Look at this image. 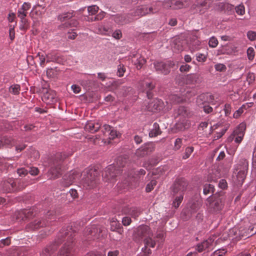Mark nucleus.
<instances>
[{
  "label": "nucleus",
  "instance_id": "f257e3e1",
  "mask_svg": "<svg viewBox=\"0 0 256 256\" xmlns=\"http://www.w3.org/2000/svg\"><path fill=\"white\" fill-rule=\"evenodd\" d=\"M72 227V224L64 226L58 232L55 242L56 245L63 242L64 244L60 250L58 256H73L75 245L74 238L77 230L73 228Z\"/></svg>",
  "mask_w": 256,
  "mask_h": 256
},
{
  "label": "nucleus",
  "instance_id": "f03ea898",
  "mask_svg": "<svg viewBox=\"0 0 256 256\" xmlns=\"http://www.w3.org/2000/svg\"><path fill=\"white\" fill-rule=\"evenodd\" d=\"M82 181L84 186L86 188H94L99 181L98 172L94 169L87 170L84 172Z\"/></svg>",
  "mask_w": 256,
  "mask_h": 256
},
{
  "label": "nucleus",
  "instance_id": "7ed1b4c3",
  "mask_svg": "<svg viewBox=\"0 0 256 256\" xmlns=\"http://www.w3.org/2000/svg\"><path fill=\"white\" fill-rule=\"evenodd\" d=\"M248 166V162L246 159L243 158L240 160L236 168H235L237 173L234 180L237 185L241 186L242 184L246 177Z\"/></svg>",
  "mask_w": 256,
  "mask_h": 256
},
{
  "label": "nucleus",
  "instance_id": "20e7f679",
  "mask_svg": "<svg viewBox=\"0 0 256 256\" xmlns=\"http://www.w3.org/2000/svg\"><path fill=\"white\" fill-rule=\"evenodd\" d=\"M64 160L61 154H58L52 160L50 168L48 171L50 178H56L61 174V162Z\"/></svg>",
  "mask_w": 256,
  "mask_h": 256
},
{
  "label": "nucleus",
  "instance_id": "39448f33",
  "mask_svg": "<svg viewBox=\"0 0 256 256\" xmlns=\"http://www.w3.org/2000/svg\"><path fill=\"white\" fill-rule=\"evenodd\" d=\"M188 186V182L183 178H177L172 186V191L173 195L177 194H184Z\"/></svg>",
  "mask_w": 256,
  "mask_h": 256
},
{
  "label": "nucleus",
  "instance_id": "423d86ee",
  "mask_svg": "<svg viewBox=\"0 0 256 256\" xmlns=\"http://www.w3.org/2000/svg\"><path fill=\"white\" fill-rule=\"evenodd\" d=\"M246 128V126L245 124H240L234 130L232 134L228 138V142H231L234 140V142L238 144L240 143L243 139Z\"/></svg>",
  "mask_w": 256,
  "mask_h": 256
},
{
  "label": "nucleus",
  "instance_id": "0eeeda50",
  "mask_svg": "<svg viewBox=\"0 0 256 256\" xmlns=\"http://www.w3.org/2000/svg\"><path fill=\"white\" fill-rule=\"evenodd\" d=\"M120 170L116 169L114 165H110L103 172L102 179L105 182H112L120 174Z\"/></svg>",
  "mask_w": 256,
  "mask_h": 256
},
{
  "label": "nucleus",
  "instance_id": "6e6552de",
  "mask_svg": "<svg viewBox=\"0 0 256 256\" xmlns=\"http://www.w3.org/2000/svg\"><path fill=\"white\" fill-rule=\"evenodd\" d=\"M153 64L156 70L158 73L164 75H167L170 73V68L173 65L172 62H155Z\"/></svg>",
  "mask_w": 256,
  "mask_h": 256
},
{
  "label": "nucleus",
  "instance_id": "1a4fd4ad",
  "mask_svg": "<svg viewBox=\"0 0 256 256\" xmlns=\"http://www.w3.org/2000/svg\"><path fill=\"white\" fill-rule=\"evenodd\" d=\"M42 100L47 104H50L56 101V92L50 89L43 88Z\"/></svg>",
  "mask_w": 256,
  "mask_h": 256
},
{
  "label": "nucleus",
  "instance_id": "9d476101",
  "mask_svg": "<svg viewBox=\"0 0 256 256\" xmlns=\"http://www.w3.org/2000/svg\"><path fill=\"white\" fill-rule=\"evenodd\" d=\"M154 146L152 143H147L137 149L136 155L138 158H142L150 154L154 150Z\"/></svg>",
  "mask_w": 256,
  "mask_h": 256
},
{
  "label": "nucleus",
  "instance_id": "9b49d317",
  "mask_svg": "<svg viewBox=\"0 0 256 256\" xmlns=\"http://www.w3.org/2000/svg\"><path fill=\"white\" fill-rule=\"evenodd\" d=\"M114 22L119 24H126L134 21L136 18L133 17L132 12L124 15H116L114 16Z\"/></svg>",
  "mask_w": 256,
  "mask_h": 256
},
{
  "label": "nucleus",
  "instance_id": "f8f14e48",
  "mask_svg": "<svg viewBox=\"0 0 256 256\" xmlns=\"http://www.w3.org/2000/svg\"><path fill=\"white\" fill-rule=\"evenodd\" d=\"M50 222L51 221L49 222L48 220L38 218L28 224L26 228L31 230H37L40 228L49 226Z\"/></svg>",
  "mask_w": 256,
  "mask_h": 256
},
{
  "label": "nucleus",
  "instance_id": "ddd939ff",
  "mask_svg": "<svg viewBox=\"0 0 256 256\" xmlns=\"http://www.w3.org/2000/svg\"><path fill=\"white\" fill-rule=\"evenodd\" d=\"M31 4L30 2H24L21 8L18 10V16L20 18L22 23L26 22V17L27 16L28 11L30 9Z\"/></svg>",
  "mask_w": 256,
  "mask_h": 256
},
{
  "label": "nucleus",
  "instance_id": "4468645a",
  "mask_svg": "<svg viewBox=\"0 0 256 256\" xmlns=\"http://www.w3.org/2000/svg\"><path fill=\"white\" fill-rule=\"evenodd\" d=\"M208 201L210 202V208L214 212L220 210L222 208V198H218L213 200V198H209Z\"/></svg>",
  "mask_w": 256,
  "mask_h": 256
},
{
  "label": "nucleus",
  "instance_id": "2eb2a0df",
  "mask_svg": "<svg viewBox=\"0 0 256 256\" xmlns=\"http://www.w3.org/2000/svg\"><path fill=\"white\" fill-rule=\"evenodd\" d=\"M2 190L6 192H10L16 190V183L12 179H8L4 181L1 186Z\"/></svg>",
  "mask_w": 256,
  "mask_h": 256
},
{
  "label": "nucleus",
  "instance_id": "dca6fc26",
  "mask_svg": "<svg viewBox=\"0 0 256 256\" xmlns=\"http://www.w3.org/2000/svg\"><path fill=\"white\" fill-rule=\"evenodd\" d=\"M174 114L176 116H181L183 118H190L192 115L188 108L183 106H180L176 110Z\"/></svg>",
  "mask_w": 256,
  "mask_h": 256
},
{
  "label": "nucleus",
  "instance_id": "f3484780",
  "mask_svg": "<svg viewBox=\"0 0 256 256\" xmlns=\"http://www.w3.org/2000/svg\"><path fill=\"white\" fill-rule=\"evenodd\" d=\"M163 102L162 100L159 99H156L152 102L150 103L148 105V108L149 110L155 112L159 111L162 109Z\"/></svg>",
  "mask_w": 256,
  "mask_h": 256
},
{
  "label": "nucleus",
  "instance_id": "a211bd4d",
  "mask_svg": "<svg viewBox=\"0 0 256 256\" xmlns=\"http://www.w3.org/2000/svg\"><path fill=\"white\" fill-rule=\"evenodd\" d=\"M138 234L142 238L152 236V233L150 228L147 226H140L138 230Z\"/></svg>",
  "mask_w": 256,
  "mask_h": 256
},
{
  "label": "nucleus",
  "instance_id": "6ab92c4d",
  "mask_svg": "<svg viewBox=\"0 0 256 256\" xmlns=\"http://www.w3.org/2000/svg\"><path fill=\"white\" fill-rule=\"evenodd\" d=\"M214 238L212 237H210L208 240L204 241L196 246V250L200 252L206 248H210L214 242Z\"/></svg>",
  "mask_w": 256,
  "mask_h": 256
},
{
  "label": "nucleus",
  "instance_id": "aec40b11",
  "mask_svg": "<svg viewBox=\"0 0 256 256\" xmlns=\"http://www.w3.org/2000/svg\"><path fill=\"white\" fill-rule=\"evenodd\" d=\"M98 230L100 232L101 231L100 228L95 225H92L86 228L84 234L86 236H91V237H88V238H97L99 236V234H98Z\"/></svg>",
  "mask_w": 256,
  "mask_h": 256
},
{
  "label": "nucleus",
  "instance_id": "412c9836",
  "mask_svg": "<svg viewBox=\"0 0 256 256\" xmlns=\"http://www.w3.org/2000/svg\"><path fill=\"white\" fill-rule=\"evenodd\" d=\"M142 88L148 98H152V90L155 88V84L150 81H146L142 84Z\"/></svg>",
  "mask_w": 256,
  "mask_h": 256
},
{
  "label": "nucleus",
  "instance_id": "4be33fe9",
  "mask_svg": "<svg viewBox=\"0 0 256 256\" xmlns=\"http://www.w3.org/2000/svg\"><path fill=\"white\" fill-rule=\"evenodd\" d=\"M190 126V122L188 120H184L182 122H178L176 124L172 129L174 133H176L178 132L182 131L188 128Z\"/></svg>",
  "mask_w": 256,
  "mask_h": 256
},
{
  "label": "nucleus",
  "instance_id": "5701e85b",
  "mask_svg": "<svg viewBox=\"0 0 256 256\" xmlns=\"http://www.w3.org/2000/svg\"><path fill=\"white\" fill-rule=\"evenodd\" d=\"M147 6H142L138 8L134 12H132L133 17H141L148 14L147 12Z\"/></svg>",
  "mask_w": 256,
  "mask_h": 256
},
{
  "label": "nucleus",
  "instance_id": "b1692460",
  "mask_svg": "<svg viewBox=\"0 0 256 256\" xmlns=\"http://www.w3.org/2000/svg\"><path fill=\"white\" fill-rule=\"evenodd\" d=\"M32 214L33 212L31 210H22L18 212L16 217L18 218H21L22 220H24L31 218Z\"/></svg>",
  "mask_w": 256,
  "mask_h": 256
},
{
  "label": "nucleus",
  "instance_id": "393cba45",
  "mask_svg": "<svg viewBox=\"0 0 256 256\" xmlns=\"http://www.w3.org/2000/svg\"><path fill=\"white\" fill-rule=\"evenodd\" d=\"M100 126L98 123H94L92 122H88L85 126V130L92 133L97 132Z\"/></svg>",
  "mask_w": 256,
  "mask_h": 256
},
{
  "label": "nucleus",
  "instance_id": "a878e982",
  "mask_svg": "<svg viewBox=\"0 0 256 256\" xmlns=\"http://www.w3.org/2000/svg\"><path fill=\"white\" fill-rule=\"evenodd\" d=\"M186 81L187 84H195L200 82V80L198 74H192L187 76Z\"/></svg>",
  "mask_w": 256,
  "mask_h": 256
},
{
  "label": "nucleus",
  "instance_id": "bb28decb",
  "mask_svg": "<svg viewBox=\"0 0 256 256\" xmlns=\"http://www.w3.org/2000/svg\"><path fill=\"white\" fill-rule=\"evenodd\" d=\"M161 132L159 124L156 122H154L153 124L152 129L149 132V136L150 137H155L160 134Z\"/></svg>",
  "mask_w": 256,
  "mask_h": 256
},
{
  "label": "nucleus",
  "instance_id": "cd10ccee",
  "mask_svg": "<svg viewBox=\"0 0 256 256\" xmlns=\"http://www.w3.org/2000/svg\"><path fill=\"white\" fill-rule=\"evenodd\" d=\"M56 248V244L48 246L42 250V256H50V254L54 252Z\"/></svg>",
  "mask_w": 256,
  "mask_h": 256
},
{
  "label": "nucleus",
  "instance_id": "c85d7f7f",
  "mask_svg": "<svg viewBox=\"0 0 256 256\" xmlns=\"http://www.w3.org/2000/svg\"><path fill=\"white\" fill-rule=\"evenodd\" d=\"M174 196H175V198L172 202V206L175 208H178L182 202L184 195L181 194H177L176 195Z\"/></svg>",
  "mask_w": 256,
  "mask_h": 256
},
{
  "label": "nucleus",
  "instance_id": "c756f323",
  "mask_svg": "<svg viewBox=\"0 0 256 256\" xmlns=\"http://www.w3.org/2000/svg\"><path fill=\"white\" fill-rule=\"evenodd\" d=\"M188 206L191 213L195 212L200 208V204L198 201H194L190 202Z\"/></svg>",
  "mask_w": 256,
  "mask_h": 256
},
{
  "label": "nucleus",
  "instance_id": "7c9ffc66",
  "mask_svg": "<svg viewBox=\"0 0 256 256\" xmlns=\"http://www.w3.org/2000/svg\"><path fill=\"white\" fill-rule=\"evenodd\" d=\"M20 90V86L18 84H12L9 88L10 92L15 95L18 94Z\"/></svg>",
  "mask_w": 256,
  "mask_h": 256
},
{
  "label": "nucleus",
  "instance_id": "2f4dec72",
  "mask_svg": "<svg viewBox=\"0 0 256 256\" xmlns=\"http://www.w3.org/2000/svg\"><path fill=\"white\" fill-rule=\"evenodd\" d=\"M152 236L144 238V243L146 247L154 248L156 245V242L154 240Z\"/></svg>",
  "mask_w": 256,
  "mask_h": 256
},
{
  "label": "nucleus",
  "instance_id": "473e14b6",
  "mask_svg": "<svg viewBox=\"0 0 256 256\" xmlns=\"http://www.w3.org/2000/svg\"><path fill=\"white\" fill-rule=\"evenodd\" d=\"M214 187L211 184H206L204 186L203 192L205 195L213 193L214 192Z\"/></svg>",
  "mask_w": 256,
  "mask_h": 256
},
{
  "label": "nucleus",
  "instance_id": "72a5a7b5",
  "mask_svg": "<svg viewBox=\"0 0 256 256\" xmlns=\"http://www.w3.org/2000/svg\"><path fill=\"white\" fill-rule=\"evenodd\" d=\"M170 100L173 104H176L181 102L183 98L176 94H172L169 97Z\"/></svg>",
  "mask_w": 256,
  "mask_h": 256
},
{
  "label": "nucleus",
  "instance_id": "f704fd0d",
  "mask_svg": "<svg viewBox=\"0 0 256 256\" xmlns=\"http://www.w3.org/2000/svg\"><path fill=\"white\" fill-rule=\"evenodd\" d=\"M73 16L72 12H68L66 13L62 14L58 16V19L61 22H64L70 19Z\"/></svg>",
  "mask_w": 256,
  "mask_h": 256
},
{
  "label": "nucleus",
  "instance_id": "c9c22d12",
  "mask_svg": "<svg viewBox=\"0 0 256 256\" xmlns=\"http://www.w3.org/2000/svg\"><path fill=\"white\" fill-rule=\"evenodd\" d=\"M194 148L193 146H188L186 148L185 152L182 156L183 159H186L188 158L191 154L193 152Z\"/></svg>",
  "mask_w": 256,
  "mask_h": 256
},
{
  "label": "nucleus",
  "instance_id": "e433bc0d",
  "mask_svg": "<svg viewBox=\"0 0 256 256\" xmlns=\"http://www.w3.org/2000/svg\"><path fill=\"white\" fill-rule=\"evenodd\" d=\"M116 166L118 168L124 167L126 164V158L122 156H119L116 160Z\"/></svg>",
  "mask_w": 256,
  "mask_h": 256
},
{
  "label": "nucleus",
  "instance_id": "4c0bfd02",
  "mask_svg": "<svg viewBox=\"0 0 256 256\" xmlns=\"http://www.w3.org/2000/svg\"><path fill=\"white\" fill-rule=\"evenodd\" d=\"M110 229L112 231H115L116 230H118L120 227V224L116 220H114L112 218L110 222Z\"/></svg>",
  "mask_w": 256,
  "mask_h": 256
},
{
  "label": "nucleus",
  "instance_id": "58836bf2",
  "mask_svg": "<svg viewBox=\"0 0 256 256\" xmlns=\"http://www.w3.org/2000/svg\"><path fill=\"white\" fill-rule=\"evenodd\" d=\"M2 146H10L12 144V139L10 137H8L4 136L1 138Z\"/></svg>",
  "mask_w": 256,
  "mask_h": 256
},
{
  "label": "nucleus",
  "instance_id": "ea45409f",
  "mask_svg": "<svg viewBox=\"0 0 256 256\" xmlns=\"http://www.w3.org/2000/svg\"><path fill=\"white\" fill-rule=\"evenodd\" d=\"M140 210L137 208L132 207L130 208L129 215L136 218L140 215Z\"/></svg>",
  "mask_w": 256,
  "mask_h": 256
},
{
  "label": "nucleus",
  "instance_id": "a19ab883",
  "mask_svg": "<svg viewBox=\"0 0 256 256\" xmlns=\"http://www.w3.org/2000/svg\"><path fill=\"white\" fill-rule=\"evenodd\" d=\"M156 184V180H152L146 186V191L147 192H150Z\"/></svg>",
  "mask_w": 256,
  "mask_h": 256
},
{
  "label": "nucleus",
  "instance_id": "79ce46f5",
  "mask_svg": "<svg viewBox=\"0 0 256 256\" xmlns=\"http://www.w3.org/2000/svg\"><path fill=\"white\" fill-rule=\"evenodd\" d=\"M36 57H38L39 58L40 66L42 67H44L45 65V62H46V56L38 52L36 56Z\"/></svg>",
  "mask_w": 256,
  "mask_h": 256
},
{
  "label": "nucleus",
  "instance_id": "37998d69",
  "mask_svg": "<svg viewBox=\"0 0 256 256\" xmlns=\"http://www.w3.org/2000/svg\"><path fill=\"white\" fill-rule=\"evenodd\" d=\"M146 62V60L144 58L140 57L138 59H137L135 62V65L138 69H140L142 66Z\"/></svg>",
  "mask_w": 256,
  "mask_h": 256
},
{
  "label": "nucleus",
  "instance_id": "c03bdc74",
  "mask_svg": "<svg viewBox=\"0 0 256 256\" xmlns=\"http://www.w3.org/2000/svg\"><path fill=\"white\" fill-rule=\"evenodd\" d=\"M98 7L96 5L88 6V11L90 15H94L98 10Z\"/></svg>",
  "mask_w": 256,
  "mask_h": 256
},
{
  "label": "nucleus",
  "instance_id": "a18cd8bd",
  "mask_svg": "<svg viewBox=\"0 0 256 256\" xmlns=\"http://www.w3.org/2000/svg\"><path fill=\"white\" fill-rule=\"evenodd\" d=\"M236 12L239 15L242 16L245 13V8L243 4H239L235 8Z\"/></svg>",
  "mask_w": 256,
  "mask_h": 256
},
{
  "label": "nucleus",
  "instance_id": "49530a36",
  "mask_svg": "<svg viewBox=\"0 0 256 256\" xmlns=\"http://www.w3.org/2000/svg\"><path fill=\"white\" fill-rule=\"evenodd\" d=\"M95 31L98 34H106L108 30L106 28L102 26H100L96 28V29L95 30Z\"/></svg>",
  "mask_w": 256,
  "mask_h": 256
},
{
  "label": "nucleus",
  "instance_id": "de8ad7c7",
  "mask_svg": "<svg viewBox=\"0 0 256 256\" xmlns=\"http://www.w3.org/2000/svg\"><path fill=\"white\" fill-rule=\"evenodd\" d=\"M214 68L216 71L220 72H225L226 70V66L222 64H217L214 65Z\"/></svg>",
  "mask_w": 256,
  "mask_h": 256
},
{
  "label": "nucleus",
  "instance_id": "09e8293b",
  "mask_svg": "<svg viewBox=\"0 0 256 256\" xmlns=\"http://www.w3.org/2000/svg\"><path fill=\"white\" fill-rule=\"evenodd\" d=\"M247 56L250 60H253L254 57V52L252 48L250 47L247 50Z\"/></svg>",
  "mask_w": 256,
  "mask_h": 256
},
{
  "label": "nucleus",
  "instance_id": "8fccbe9b",
  "mask_svg": "<svg viewBox=\"0 0 256 256\" xmlns=\"http://www.w3.org/2000/svg\"><path fill=\"white\" fill-rule=\"evenodd\" d=\"M126 72V68L123 64H120L118 67L117 74L120 77H122L124 76V72Z\"/></svg>",
  "mask_w": 256,
  "mask_h": 256
},
{
  "label": "nucleus",
  "instance_id": "3c124183",
  "mask_svg": "<svg viewBox=\"0 0 256 256\" xmlns=\"http://www.w3.org/2000/svg\"><path fill=\"white\" fill-rule=\"evenodd\" d=\"M246 105L243 104L234 114V118H238L244 112V108H246Z\"/></svg>",
  "mask_w": 256,
  "mask_h": 256
},
{
  "label": "nucleus",
  "instance_id": "603ef678",
  "mask_svg": "<svg viewBox=\"0 0 256 256\" xmlns=\"http://www.w3.org/2000/svg\"><path fill=\"white\" fill-rule=\"evenodd\" d=\"M17 173L20 176L24 177L25 176L28 174V170L24 168H18L17 170Z\"/></svg>",
  "mask_w": 256,
  "mask_h": 256
},
{
  "label": "nucleus",
  "instance_id": "864d4df0",
  "mask_svg": "<svg viewBox=\"0 0 256 256\" xmlns=\"http://www.w3.org/2000/svg\"><path fill=\"white\" fill-rule=\"evenodd\" d=\"M46 74L50 78H54L57 75L56 70L53 68H48L46 70Z\"/></svg>",
  "mask_w": 256,
  "mask_h": 256
},
{
  "label": "nucleus",
  "instance_id": "5fc2aeb1",
  "mask_svg": "<svg viewBox=\"0 0 256 256\" xmlns=\"http://www.w3.org/2000/svg\"><path fill=\"white\" fill-rule=\"evenodd\" d=\"M218 44V40L214 37H212L208 42L209 46L211 48H215Z\"/></svg>",
  "mask_w": 256,
  "mask_h": 256
},
{
  "label": "nucleus",
  "instance_id": "6e6d98bb",
  "mask_svg": "<svg viewBox=\"0 0 256 256\" xmlns=\"http://www.w3.org/2000/svg\"><path fill=\"white\" fill-rule=\"evenodd\" d=\"M108 135L109 136V138L114 139L118 136V134L117 131L115 130L114 128L112 127L111 128V130L110 131Z\"/></svg>",
  "mask_w": 256,
  "mask_h": 256
},
{
  "label": "nucleus",
  "instance_id": "4d7b16f0",
  "mask_svg": "<svg viewBox=\"0 0 256 256\" xmlns=\"http://www.w3.org/2000/svg\"><path fill=\"white\" fill-rule=\"evenodd\" d=\"M182 139L178 138L174 142V149L176 150H178L182 146Z\"/></svg>",
  "mask_w": 256,
  "mask_h": 256
},
{
  "label": "nucleus",
  "instance_id": "13d9d810",
  "mask_svg": "<svg viewBox=\"0 0 256 256\" xmlns=\"http://www.w3.org/2000/svg\"><path fill=\"white\" fill-rule=\"evenodd\" d=\"M247 36L250 40H254L256 39V32L254 31H248L247 33Z\"/></svg>",
  "mask_w": 256,
  "mask_h": 256
},
{
  "label": "nucleus",
  "instance_id": "bf43d9fd",
  "mask_svg": "<svg viewBox=\"0 0 256 256\" xmlns=\"http://www.w3.org/2000/svg\"><path fill=\"white\" fill-rule=\"evenodd\" d=\"M112 128V127L110 126L109 125L104 124L103 126V128H102V132L104 133V134L106 136H108V134L110 131L111 130Z\"/></svg>",
  "mask_w": 256,
  "mask_h": 256
},
{
  "label": "nucleus",
  "instance_id": "052dcab7",
  "mask_svg": "<svg viewBox=\"0 0 256 256\" xmlns=\"http://www.w3.org/2000/svg\"><path fill=\"white\" fill-rule=\"evenodd\" d=\"M28 173L29 172L32 176H36L39 172L38 168L34 167L28 168Z\"/></svg>",
  "mask_w": 256,
  "mask_h": 256
},
{
  "label": "nucleus",
  "instance_id": "680f3d73",
  "mask_svg": "<svg viewBox=\"0 0 256 256\" xmlns=\"http://www.w3.org/2000/svg\"><path fill=\"white\" fill-rule=\"evenodd\" d=\"M218 187L222 189H226L228 187V184L225 180H220L218 182Z\"/></svg>",
  "mask_w": 256,
  "mask_h": 256
},
{
  "label": "nucleus",
  "instance_id": "e2e57ef3",
  "mask_svg": "<svg viewBox=\"0 0 256 256\" xmlns=\"http://www.w3.org/2000/svg\"><path fill=\"white\" fill-rule=\"evenodd\" d=\"M10 243V240L9 238L2 239L0 241V246L2 247L4 246H8Z\"/></svg>",
  "mask_w": 256,
  "mask_h": 256
},
{
  "label": "nucleus",
  "instance_id": "0e129e2a",
  "mask_svg": "<svg viewBox=\"0 0 256 256\" xmlns=\"http://www.w3.org/2000/svg\"><path fill=\"white\" fill-rule=\"evenodd\" d=\"M131 222V218L128 216H125L122 220V223L124 226H128L130 225Z\"/></svg>",
  "mask_w": 256,
  "mask_h": 256
},
{
  "label": "nucleus",
  "instance_id": "69168bd1",
  "mask_svg": "<svg viewBox=\"0 0 256 256\" xmlns=\"http://www.w3.org/2000/svg\"><path fill=\"white\" fill-rule=\"evenodd\" d=\"M46 62H53L56 60V57L51 54H48L46 55Z\"/></svg>",
  "mask_w": 256,
  "mask_h": 256
},
{
  "label": "nucleus",
  "instance_id": "338daca9",
  "mask_svg": "<svg viewBox=\"0 0 256 256\" xmlns=\"http://www.w3.org/2000/svg\"><path fill=\"white\" fill-rule=\"evenodd\" d=\"M112 36L116 39H120L122 36V34L120 30H117L113 32Z\"/></svg>",
  "mask_w": 256,
  "mask_h": 256
},
{
  "label": "nucleus",
  "instance_id": "774afa93",
  "mask_svg": "<svg viewBox=\"0 0 256 256\" xmlns=\"http://www.w3.org/2000/svg\"><path fill=\"white\" fill-rule=\"evenodd\" d=\"M226 252V251L224 249H222V250H216L213 253V254L214 256H222Z\"/></svg>",
  "mask_w": 256,
  "mask_h": 256
}]
</instances>
